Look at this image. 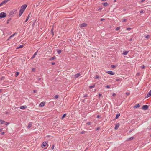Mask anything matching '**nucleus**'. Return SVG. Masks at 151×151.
Returning a JSON list of instances; mask_svg holds the SVG:
<instances>
[{"label":"nucleus","instance_id":"f257e3e1","mask_svg":"<svg viewBox=\"0 0 151 151\" xmlns=\"http://www.w3.org/2000/svg\"><path fill=\"white\" fill-rule=\"evenodd\" d=\"M27 7V5L26 4L23 5L21 6L20 10L19 12V17L22 14Z\"/></svg>","mask_w":151,"mask_h":151},{"label":"nucleus","instance_id":"f03ea898","mask_svg":"<svg viewBox=\"0 0 151 151\" xmlns=\"http://www.w3.org/2000/svg\"><path fill=\"white\" fill-rule=\"evenodd\" d=\"M9 124V123L5 122L4 121L0 119V124H5L6 125H8Z\"/></svg>","mask_w":151,"mask_h":151},{"label":"nucleus","instance_id":"7ed1b4c3","mask_svg":"<svg viewBox=\"0 0 151 151\" xmlns=\"http://www.w3.org/2000/svg\"><path fill=\"white\" fill-rule=\"evenodd\" d=\"M6 14L4 12H1L0 13V17L1 18L5 17L6 16Z\"/></svg>","mask_w":151,"mask_h":151},{"label":"nucleus","instance_id":"20e7f679","mask_svg":"<svg viewBox=\"0 0 151 151\" xmlns=\"http://www.w3.org/2000/svg\"><path fill=\"white\" fill-rule=\"evenodd\" d=\"M87 26V24L86 23H84L80 24L79 25V27L81 28L82 29L83 27H86Z\"/></svg>","mask_w":151,"mask_h":151},{"label":"nucleus","instance_id":"39448f33","mask_svg":"<svg viewBox=\"0 0 151 151\" xmlns=\"http://www.w3.org/2000/svg\"><path fill=\"white\" fill-rule=\"evenodd\" d=\"M47 145V142H43L42 144L41 147L43 148L44 147L46 146Z\"/></svg>","mask_w":151,"mask_h":151},{"label":"nucleus","instance_id":"423d86ee","mask_svg":"<svg viewBox=\"0 0 151 151\" xmlns=\"http://www.w3.org/2000/svg\"><path fill=\"white\" fill-rule=\"evenodd\" d=\"M148 108V106L147 105H143L142 107V109L144 110H147Z\"/></svg>","mask_w":151,"mask_h":151},{"label":"nucleus","instance_id":"0eeeda50","mask_svg":"<svg viewBox=\"0 0 151 151\" xmlns=\"http://www.w3.org/2000/svg\"><path fill=\"white\" fill-rule=\"evenodd\" d=\"M119 123H116L115 125L114 129L115 130H117L118 129L119 126Z\"/></svg>","mask_w":151,"mask_h":151},{"label":"nucleus","instance_id":"6e6552de","mask_svg":"<svg viewBox=\"0 0 151 151\" xmlns=\"http://www.w3.org/2000/svg\"><path fill=\"white\" fill-rule=\"evenodd\" d=\"M106 73L108 74L111 75H114L115 74L114 73H113L111 71H107L106 72Z\"/></svg>","mask_w":151,"mask_h":151},{"label":"nucleus","instance_id":"1a4fd4ad","mask_svg":"<svg viewBox=\"0 0 151 151\" xmlns=\"http://www.w3.org/2000/svg\"><path fill=\"white\" fill-rule=\"evenodd\" d=\"M81 74L80 73H78L74 75V78H76L78 77L79 76H81Z\"/></svg>","mask_w":151,"mask_h":151},{"label":"nucleus","instance_id":"9d476101","mask_svg":"<svg viewBox=\"0 0 151 151\" xmlns=\"http://www.w3.org/2000/svg\"><path fill=\"white\" fill-rule=\"evenodd\" d=\"M30 17V13L29 14L28 16L27 17V19H26V20L25 21V22H26L29 20V19Z\"/></svg>","mask_w":151,"mask_h":151},{"label":"nucleus","instance_id":"9b49d317","mask_svg":"<svg viewBox=\"0 0 151 151\" xmlns=\"http://www.w3.org/2000/svg\"><path fill=\"white\" fill-rule=\"evenodd\" d=\"M151 95V90L147 94L146 98H148Z\"/></svg>","mask_w":151,"mask_h":151},{"label":"nucleus","instance_id":"f8f14e48","mask_svg":"<svg viewBox=\"0 0 151 151\" xmlns=\"http://www.w3.org/2000/svg\"><path fill=\"white\" fill-rule=\"evenodd\" d=\"M45 103L44 102H42L39 104V106L41 107H43L44 106Z\"/></svg>","mask_w":151,"mask_h":151},{"label":"nucleus","instance_id":"ddd939ff","mask_svg":"<svg viewBox=\"0 0 151 151\" xmlns=\"http://www.w3.org/2000/svg\"><path fill=\"white\" fill-rule=\"evenodd\" d=\"M129 52V51H124L123 52V54L125 55H126Z\"/></svg>","mask_w":151,"mask_h":151},{"label":"nucleus","instance_id":"4468645a","mask_svg":"<svg viewBox=\"0 0 151 151\" xmlns=\"http://www.w3.org/2000/svg\"><path fill=\"white\" fill-rule=\"evenodd\" d=\"M32 125V123L31 122H30L28 124V126L27 127L28 128H30L31 126Z\"/></svg>","mask_w":151,"mask_h":151},{"label":"nucleus","instance_id":"2eb2a0df","mask_svg":"<svg viewBox=\"0 0 151 151\" xmlns=\"http://www.w3.org/2000/svg\"><path fill=\"white\" fill-rule=\"evenodd\" d=\"M56 59V57L55 56L52 57L49 59L50 60H52Z\"/></svg>","mask_w":151,"mask_h":151},{"label":"nucleus","instance_id":"dca6fc26","mask_svg":"<svg viewBox=\"0 0 151 151\" xmlns=\"http://www.w3.org/2000/svg\"><path fill=\"white\" fill-rule=\"evenodd\" d=\"M140 105L139 104H136L135 105L134 107L137 108H138V107H140Z\"/></svg>","mask_w":151,"mask_h":151},{"label":"nucleus","instance_id":"f3484780","mask_svg":"<svg viewBox=\"0 0 151 151\" xmlns=\"http://www.w3.org/2000/svg\"><path fill=\"white\" fill-rule=\"evenodd\" d=\"M37 52H35L33 55V56L31 58V59H33V58H34L35 56L37 54Z\"/></svg>","mask_w":151,"mask_h":151},{"label":"nucleus","instance_id":"a211bd4d","mask_svg":"<svg viewBox=\"0 0 151 151\" xmlns=\"http://www.w3.org/2000/svg\"><path fill=\"white\" fill-rule=\"evenodd\" d=\"M102 4L104 6H107L108 5V4L107 2L104 3Z\"/></svg>","mask_w":151,"mask_h":151},{"label":"nucleus","instance_id":"6ab92c4d","mask_svg":"<svg viewBox=\"0 0 151 151\" xmlns=\"http://www.w3.org/2000/svg\"><path fill=\"white\" fill-rule=\"evenodd\" d=\"M27 108V106H22L20 107V108L21 109H23Z\"/></svg>","mask_w":151,"mask_h":151},{"label":"nucleus","instance_id":"aec40b11","mask_svg":"<svg viewBox=\"0 0 151 151\" xmlns=\"http://www.w3.org/2000/svg\"><path fill=\"white\" fill-rule=\"evenodd\" d=\"M120 113L117 114L116 116V119H118L119 118V117L120 116Z\"/></svg>","mask_w":151,"mask_h":151},{"label":"nucleus","instance_id":"412c9836","mask_svg":"<svg viewBox=\"0 0 151 151\" xmlns=\"http://www.w3.org/2000/svg\"><path fill=\"white\" fill-rule=\"evenodd\" d=\"M15 34H14L10 36L9 38L7 39V40H9L10 39L12 38V37H13L14 36V35H15Z\"/></svg>","mask_w":151,"mask_h":151},{"label":"nucleus","instance_id":"4be33fe9","mask_svg":"<svg viewBox=\"0 0 151 151\" xmlns=\"http://www.w3.org/2000/svg\"><path fill=\"white\" fill-rule=\"evenodd\" d=\"M99 78V76L98 75H96L95 76L94 78L95 79H98Z\"/></svg>","mask_w":151,"mask_h":151},{"label":"nucleus","instance_id":"5701e85b","mask_svg":"<svg viewBox=\"0 0 151 151\" xmlns=\"http://www.w3.org/2000/svg\"><path fill=\"white\" fill-rule=\"evenodd\" d=\"M23 47V45H20L19 47H17V49H19V48H22Z\"/></svg>","mask_w":151,"mask_h":151},{"label":"nucleus","instance_id":"b1692460","mask_svg":"<svg viewBox=\"0 0 151 151\" xmlns=\"http://www.w3.org/2000/svg\"><path fill=\"white\" fill-rule=\"evenodd\" d=\"M95 86V85L94 84L93 86H89V88L90 89H92V88H93Z\"/></svg>","mask_w":151,"mask_h":151},{"label":"nucleus","instance_id":"393cba45","mask_svg":"<svg viewBox=\"0 0 151 151\" xmlns=\"http://www.w3.org/2000/svg\"><path fill=\"white\" fill-rule=\"evenodd\" d=\"M127 21V19H122L121 20V21L122 22H126Z\"/></svg>","mask_w":151,"mask_h":151},{"label":"nucleus","instance_id":"a878e982","mask_svg":"<svg viewBox=\"0 0 151 151\" xmlns=\"http://www.w3.org/2000/svg\"><path fill=\"white\" fill-rule=\"evenodd\" d=\"M145 37L147 39H149L150 37V36L149 35H147L146 36H145Z\"/></svg>","mask_w":151,"mask_h":151},{"label":"nucleus","instance_id":"bb28decb","mask_svg":"<svg viewBox=\"0 0 151 151\" xmlns=\"http://www.w3.org/2000/svg\"><path fill=\"white\" fill-rule=\"evenodd\" d=\"M66 114H64L63 116H62V119H63L66 116Z\"/></svg>","mask_w":151,"mask_h":151},{"label":"nucleus","instance_id":"cd10ccee","mask_svg":"<svg viewBox=\"0 0 151 151\" xmlns=\"http://www.w3.org/2000/svg\"><path fill=\"white\" fill-rule=\"evenodd\" d=\"M86 133V132L85 131H83L80 133L81 134H84Z\"/></svg>","mask_w":151,"mask_h":151},{"label":"nucleus","instance_id":"c85d7f7f","mask_svg":"<svg viewBox=\"0 0 151 151\" xmlns=\"http://www.w3.org/2000/svg\"><path fill=\"white\" fill-rule=\"evenodd\" d=\"M57 52L58 53L60 54L61 52V51L60 50H57Z\"/></svg>","mask_w":151,"mask_h":151},{"label":"nucleus","instance_id":"c756f323","mask_svg":"<svg viewBox=\"0 0 151 151\" xmlns=\"http://www.w3.org/2000/svg\"><path fill=\"white\" fill-rule=\"evenodd\" d=\"M58 95H55L54 97V99H57V98H58Z\"/></svg>","mask_w":151,"mask_h":151},{"label":"nucleus","instance_id":"7c9ffc66","mask_svg":"<svg viewBox=\"0 0 151 151\" xmlns=\"http://www.w3.org/2000/svg\"><path fill=\"white\" fill-rule=\"evenodd\" d=\"M53 28H52L51 29V32L52 35H54V33L53 32Z\"/></svg>","mask_w":151,"mask_h":151},{"label":"nucleus","instance_id":"2f4dec72","mask_svg":"<svg viewBox=\"0 0 151 151\" xmlns=\"http://www.w3.org/2000/svg\"><path fill=\"white\" fill-rule=\"evenodd\" d=\"M111 67L112 68H115V67H116L115 66L113 65H111Z\"/></svg>","mask_w":151,"mask_h":151},{"label":"nucleus","instance_id":"473e14b6","mask_svg":"<svg viewBox=\"0 0 151 151\" xmlns=\"http://www.w3.org/2000/svg\"><path fill=\"white\" fill-rule=\"evenodd\" d=\"M35 68H33L32 69V72H34L35 71Z\"/></svg>","mask_w":151,"mask_h":151},{"label":"nucleus","instance_id":"72a5a7b5","mask_svg":"<svg viewBox=\"0 0 151 151\" xmlns=\"http://www.w3.org/2000/svg\"><path fill=\"white\" fill-rule=\"evenodd\" d=\"M19 73L18 72H17L15 74L16 76H17L19 74Z\"/></svg>","mask_w":151,"mask_h":151},{"label":"nucleus","instance_id":"f704fd0d","mask_svg":"<svg viewBox=\"0 0 151 151\" xmlns=\"http://www.w3.org/2000/svg\"><path fill=\"white\" fill-rule=\"evenodd\" d=\"M120 29V27H117L116 29V31H117V30H119V29Z\"/></svg>","mask_w":151,"mask_h":151},{"label":"nucleus","instance_id":"c9c22d12","mask_svg":"<svg viewBox=\"0 0 151 151\" xmlns=\"http://www.w3.org/2000/svg\"><path fill=\"white\" fill-rule=\"evenodd\" d=\"M133 139V137H130L129 139H128V140H132Z\"/></svg>","mask_w":151,"mask_h":151},{"label":"nucleus","instance_id":"e433bc0d","mask_svg":"<svg viewBox=\"0 0 151 151\" xmlns=\"http://www.w3.org/2000/svg\"><path fill=\"white\" fill-rule=\"evenodd\" d=\"M91 123L90 122H88L87 123V124L88 125H90L91 124Z\"/></svg>","mask_w":151,"mask_h":151},{"label":"nucleus","instance_id":"4c0bfd02","mask_svg":"<svg viewBox=\"0 0 151 151\" xmlns=\"http://www.w3.org/2000/svg\"><path fill=\"white\" fill-rule=\"evenodd\" d=\"M106 88H110V86H109L107 85V86H106Z\"/></svg>","mask_w":151,"mask_h":151},{"label":"nucleus","instance_id":"58836bf2","mask_svg":"<svg viewBox=\"0 0 151 151\" xmlns=\"http://www.w3.org/2000/svg\"><path fill=\"white\" fill-rule=\"evenodd\" d=\"M121 80V79H116V81H120Z\"/></svg>","mask_w":151,"mask_h":151},{"label":"nucleus","instance_id":"ea45409f","mask_svg":"<svg viewBox=\"0 0 151 151\" xmlns=\"http://www.w3.org/2000/svg\"><path fill=\"white\" fill-rule=\"evenodd\" d=\"M131 28H127V30H130L131 29Z\"/></svg>","mask_w":151,"mask_h":151},{"label":"nucleus","instance_id":"a19ab883","mask_svg":"<svg viewBox=\"0 0 151 151\" xmlns=\"http://www.w3.org/2000/svg\"><path fill=\"white\" fill-rule=\"evenodd\" d=\"M112 96L114 97L115 96H116L115 93H113L112 94Z\"/></svg>","mask_w":151,"mask_h":151},{"label":"nucleus","instance_id":"79ce46f5","mask_svg":"<svg viewBox=\"0 0 151 151\" xmlns=\"http://www.w3.org/2000/svg\"><path fill=\"white\" fill-rule=\"evenodd\" d=\"M54 145H53L52 147H51V149H52V150H53L54 148Z\"/></svg>","mask_w":151,"mask_h":151},{"label":"nucleus","instance_id":"37998d69","mask_svg":"<svg viewBox=\"0 0 151 151\" xmlns=\"http://www.w3.org/2000/svg\"><path fill=\"white\" fill-rule=\"evenodd\" d=\"M143 12V10H141V11H140V13H141V14H142Z\"/></svg>","mask_w":151,"mask_h":151},{"label":"nucleus","instance_id":"c03bdc74","mask_svg":"<svg viewBox=\"0 0 151 151\" xmlns=\"http://www.w3.org/2000/svg\"><path fill=\"white\" fill-rule=\"evenodd\" d=\"M145 68V67L144 65H143L142 66H141V68Z\"/></svg>","mask_w":151,"mask_h":151},{"label":"nucleus","instance_id":"a18cd8bd","mask_svg":"<svg viewBox=\"0 0 151 151\" xmlns=\"http://www.w3.org/2000/svg\"><path fill=\"white\" fill-rule=\"evenodd\" d=\"M4 134V132H1V135H3Z\"/></svg>","mask_w":151,"mask_h":151},{"label":"nucleus","instance_id":"49530a36","mask_svg":"<svg viewBox=\"0 0 151 151\" xmlns=\"http://www.w3.org/2000/svg\"><path fill=\"white\" fill-rule=\"evenodd\" d=\"M126 94L127 95H129V93H127Z\"/></svg>","mask_w":151,"mask_h":151},{"label":"nucleus","instance_id":"de8ad7c7","mask_svg":"<svg viewBox=\"0 0 151 151\" xmlns=\"http://www.w3.org/2000/svg\"><path fill=\"white\" fill-rule=\"evenodd\" d=\"M101 94H99V97H100V96H101Z\"/></svg>","mask_w":151,"mask_h":151},{"label":"nucleus","instance_id":"09e8293b","mask_svg":"<svg viewBox=\"0 0 151 151\" xmlns=\"http://www.w3.org/2000/svg\"><path fill=\"white\" fill-rule=\"evenodd\" d=\"M145 1V0H142L141 1V2H143Z\"/></svg>","mask_w":151,"mask_h":151},{"label":"nucleus","instance_id":"8fccbe9b","mask_svg":"<svg viewBox=\"0 0 151 151\" xmlns=\"http://www.w3.org/2000/svg\"><path fill=\"white\" fill-rule=\"evenodd\" d=\"M2 130V129H0V132H1Z\"/></svg>","mask_w":151,"mask_h":151},{"label":"nucleus","instance_id":"3c124183","mask_svg":"<svg viewBox=\"0 0 151 151\" xmlns=\"http://www.w3.org/2000/svg\"><path fill=\"white\" fill-rule=\"evenodd\" d=\"M106 0H101V1H106Z\"/></svg>","mask_w":151,"mask_h":151},{"label":"nucleus","instance_id":"603ef678","mask_svg":"<svg viewBox=\"0 0 151 151\" xmlns=\"http://www.w3.org/2000/svg\"><path fill=\"white\" fill-rule=\"evenodd\" d=\"M55 64V63H52V65H54Z\"/></svg>","mask_w":151,"mask_h":151},{"label":"nucleus","instance_id":"864d4df0","mask_svg":"<svg viewBox=\"0 0 151 151\" xmlns=\"http://www.w3.org/2000/svg\"><path fill=\"white\" fill-rule=\"evenodd\" d=\"M99 128L98 127V128H97L96 130H99Z\"/></svg>","mask_w":151,"mask_h":151},{"label":"nucleus","instance_id":"5fc2aeb1","mask_svg":"<svg viewBox=\"0 0 151 151\" xmlns=\"http://www.w3.org/2000/svg\"><path fill=\"white\" fill-rule=\"evenodd\" d=\"M104 19H101V21H103V20H104Z\"/></svg>","mask_w":151,"mask_h":151},{"label":"nucleus","instance_id":"6e6d98bb","mask_svg":"<svg viewBox=\"0 0 151 151\" xmlns=\"http://www.w3.org/2000/svg\"><path fill=\"white\" fill-rule=\"evenodd\" d=\"M97 118H99V115H97Z\"/></svg>","mask_w":151,"mask_h":151},{"label":"nucleus","instance_id":"4d7b16f0","mask_svg":"<svg viewBox=\"0 0 151 151\" xmlns=\"http://www.w3.org/2000/svg\"><path fill=\"white\" fill-rule=\"evenodd\" d=\"M116 0H114V2H116Z\"/></svg>","mask_w":151,"mask_h":151},{"label":"nucleus","instance_id":"13d9d810","mask_svg":"<svg viewBox=\"0 0 151 151\" xmlns=\"http://www.w3.org/2000/svg\"><path fill=\"white\" fill-rule=\"evenodd\" d=\"M1 89H0V92H1Z\"/></svg>","mask_w":151,"mask_h":151},{"label":"nucleus","instance_id":"bf43d9fd","mask_svg":"<svg viewBox=\"0 0 151 151\" xmlns=\"http://www.w3.org/2000/svg\"><path fill=\"white\" fill-rule=\"evenodd\" d=\"M33 91H34V92H35V90H34Z\"/></svg>","mask_w":151,"mask_h":151},{"label":"nucleus","instance_id":"052dcab7","mask_svg":"<svg viewBox=\"0 0 151 151\" xmlns=\"http://www.w3.org/2000/svg\"><path fill=\"white\" fill-rule=\"evenodd\" d=\"M132 40V39H130V41H131V40Z\"/></svg>","mask_w":151,"mask_h":151},{"label":"nucleus","instance_id":"680f3d73","mask_svg":"<svg viewBox=\"0 0 151 151\" xmlns=\"http://www.w3.org/2000/svg\"><path fill=\"white\" fill-rule=\"evenodd\" d=\"M150 137H151V135H150Z\"/></svg>","mask_w":151,"mask_h":151}]
</instances>
